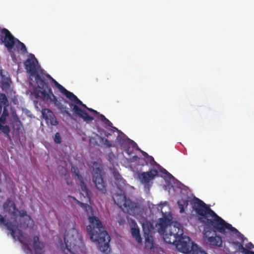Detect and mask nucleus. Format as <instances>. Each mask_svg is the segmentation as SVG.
Listing matches in <instances>:
<instances>
[{"label":"nucleus","mask_w":254,"mask_h":254,"mask_svg":"<svg viewBox=\"0 0 254 254\" xmlns=\"http://www.w3.org/2000/svg\"><path fill=\"white\" fill-rule=\"evenodd\" d=\"M193 207L197 215L198 220L204 226L203 233L206 238L207 243L211 246L221 247L222 238L216 234V232H220L214 227L216 225V215H218L209 206L198 198H195Z\"/></svg>","instance_id":"1"},{"label":"nucleus","mask_w":254,"mask_h":254,"mask_svg":"<svg viewBox=\"0 0 254 254\" xmlns=\"http://www.w3.org/2000/svg\"><path fill=\"white\" fill-rule=\"evenodd\" d=\"M71 197L76 203L81 207L87 213L90 224L87 226V231L92 242H97L99 250L109 254L111 251L109 243L111 238L107 231L104 230L102 222L98 217L94 216L92 207L86 203H83L73 196Z\"/></svg>","instance_id":"2"},{"label":"nucleus","mask_w":254,"mask_h":254,"mask_svg":"<svg viewBox=\"0 0 254 254\" xmlns=\"http://www.w3.org/2000/svg\"><path fill=\"white\" fill-rule=\"evenodd\" d=\"M29 57V58L25 61L24 64L30 78L32 80V78H34L35 83L37 85L36 88L40 90H43L44 89H47L50 83H53L56 87L60 90L59 86L62 85L52 78L50 75L46 73L44 70L41 69L35 56L32 54H30Z\"/></svg>","instance_id":"3"},{"label":"nucleus","mask_w":254,"mask_h":254,"mask_svg":"<svg viewBox=\"0 0 254 254\" xmlns=\"http://www.w3.org/2000/svg\"><path fill=\"white\" fill-rule=\"evenodd\" d=\"M59 87L60 88V91L70 101L73 102L68 103V104L72 109L74 114L76 116H77L79 118L82 119L84 121L86 122H90L94 120V118L92 116H90L86 111L81 109L78 106V105L85 108L94 114H99V112L97 111L87 107V106L83 104L82 102L80 101L73 93L67 90L63 86H59ZM66 102L67 103V101H66Z\"/></svg>","instance_id":"4"},{"label":"nucleus","mask_w":254,"mask_h":254,"mask_svg":"<svg viewBox=\"0 0 254 254\" xmlns=\"http://www.w3.org/2000/svg\"><path fill=\"white\" fill-rule=\"evenodd\" d=\"M31 98L35 103H38L39 100H50L54 102L55 105L59 109L63 114H66L68 116L71 117V114L68 111V108L63 105L62 103L59 102L57 97L53 94L52 89L50 85L48 86L47 89H44L40 90L36 87L33 88L31 91Z\"/></svg>","instance_id":"5"},{"label":"nucleus","mask_w":254,"mask_h":254,"mask_svg":"<svg viewBox=\"0 0 254 254\" xmlns=\"http://www.w3.org/2000/svg\"><path fill=\"white\" fill-rule=\"evenodd\" d=\"M64 242L66 250L72 254H80L85 251L82 237L74 228L65 232Z\"/></svg>","instance_id":"6"},{"label":"nucleus","mask_w":254,"mask_h":254,"mask_svg":"<svg viewBox=\"0 0 254 254\" xmlns=\"http://www.w3.org/2000/svg\"><path fill=\"white\" fill-rule=\"evenodd\" d=\"M33 225V220L29 216L25 218H20L19 223L17 221V218L12 221H6L5 218L0 214V226L3 225L6 229L10 231L11 236L14 239L16 238V233H18V227L22 229H26Z\"/></svg>","instance_id":"7"},{"label":"nucleus","mask_w":254,"mask_h":254,"mask_svg":"<svg viewBox=\"0 0 254 254\" xmlns=\"http://www.w3.org/2000/svg\"><path fill=\"white\" fill-rule=\"evenodd\" d=\"M215 222L216 224L214 227L220 232L222 234H225L226 230H229L237 235V238L244 241L245 237L244 235L241 233L237 229L233 227L231 224L228 223L224 220L218 215H216Z\"/></svg>","instance_id":"8"},{"label":"nucleus","mask_w":254,"mask_h":254,"mask_svg":"<svg viewBox=\"0 0 254 254\" xmlns=\"http://www.w3.org/2000/svg\"><path fill=\"white\" fill-rule=\"evenodd\" d=\"M103 173L102 169L97 163L93 164V172L92 175V181L97 189L102 193H105L107 191L106 183L104 181Z\"/></svg>","instance_id":"9"},{"label":"nucleus","mask_w":254,"mask_h":254,"mask_svg":"<svg viewBox=\"0 0 254 254\" xmlns=\"http://www.w3.org/2000/svg\"><path fill=\"white\" fill-rule=\"evenodd\" d=\"M73 174L75 179L77 180L80 183V189H79L80 199L82 201H85L86 202H90L91 199L90 191L84 183L83 178L80 174L79 171L77 168H76V169H74Z\"/></svg>","instance_id":"10"},{"label":"nucleus","mask_w":254,"mask_h":254,"mask_svg":"<svg viewBox=\"0 0 254 254\" xmlns=\"http://www.w3.org/2000/svg\"><path fill=\"white\" fill-rule=\"evenodd\" d=\"M16 39L8 29L3 28L0 30V43L3 44L9 52H12Z\"/></svg>","instance_id":"11"},{"label":"nucleus","mask_w":254,"mask_h":254,"mask_svg":"<svg viewBox=\"0 0 254 254\" xmlns=\"http://www.w3.org/2000/svg\"><path fill=\"white\" fill-rule=\"evenodd\" d=\"M114 202L121 208L127 211L132 210L135 207V203L127 198L124 193H117L113 196Z\"/></svg>","instance_id":"12"},{"label":"nucleus","mask_w":254,"mask_h":254,"mask_svg":"<svg viewBox=\"0 0 254 254\" xmlns=\"http://www.w3.org/2000/svg\"><path fill=\"white\" fill-rule=\"evenodd\" d=\"M192 245H195V244L191 239L189 237L182 235L178 240L175 246L179 251L190 254L191 253Z\"/></svg>","instance_id":"13"},{"label":"nucleus","mask_w":254,"mask_h":254,"mask_svg":"<svg viewBox=\"0 0 254 254\" xmlns=\"http://www.w3.org/2000/svg\"><path fill=\"white\" fill-rule=\"evenodd\" d=\"M158 172L155 169H151L149 171L142 172L138 175V178L141 183L147 186L149 182L154 180L157 176Z\"/></svg>","instance_id":"14"},{"label":"nucleus","mask_w":254,"mask_h":254,"mask_svg":"<svg viewBox=\"0 0 254 254\" xmlns=\"http://www.w3.org/2000/svg\"><path fill=\"white\" fill-rule=\"evenodd\" d=\"M3 210L12 216L11 220L17 218L18 216V209L16 207L14 203L10 199H8L3 203Z\"/></svg>","instance_id":"15"},{"label":"nucleus","mask_w":254,"mask_h":254,"mask_svg":"<svg viewBox=\"0 0 254 254\" xmlns=\"http://www.w3.org/2000/svg\"><path fill=\"white\" fill-rule=\"evenodd\" d=\"M183 234L184 232H182L181 231H178L176 233H175V234L166 232L163 235V239L166 243L176 246V244L177 243L178 240Z\"/></svg>","instance_id":"16"},{"label":"nucleus","mask_w":254,"mask_h":254,"mask_svg":"<svg viewBox=\"0 0 254 254\" xmlns=\"http://www.w3.org/2000/svg\"><path fill=\"white\" fill-rule=\"evenodd\" d=\"M17 238L19 242L22 245V249L27 254L31 253L32 250L28 244L29 241V236L25 235L21 230H18Z\"/></svg>","instance_id":"17"},{"label":"nucleus","mask_w":254,"mask_h":254,"mask_svg":"<svg viewBox=\"0 0 254 254\" xmlns=\"http://www.w3.org/2000/svg\"><path fill=\"white\" fill-rule=\"evenodd\" d=\"M171 220L167 218H161L159 219L158 222L156 224L159 233L163 235L167 232L166 230L168 228Z\"/></svg>","instance_id":"18"},{"label":"nucleus","mask_w":254,"mask_h":254,"mask_svg":"<svg viewBox=\"0 0 254 254\" xmlns=\"http://www.w3.org/2000/svg\"><path fill=\"white\" fill-rule=\"evenodd\" d=\"M31 246L34 250L35 254H42V251L45 247V244L40 241L38 236H34L33 238Z\"/></svg>","instance_id":"19"},{"label":"nucleus","mask_w":254,"mask_h":254,"mask_svg":"<svg viewBox=\"0 0 254 254\" xmlns=\"http://www.w3.org/2000/svg\"><path fill=\"white\" fill-rule=\"evenodd\" d=\"M143 229L144 234L146 235L145 236V247L146 249L151 250L154 247V243L151 236L149 235L150 230L148 229L147 230H145L144 225H143Z\"/></svg>","instance_id":"20"},{"label":"nucleus","mask_w":254,"mask_h":254,"mask_svg":"<svg viewBox=\"0 0 254 254\" xmlns=\"http://www.w3.org/2000/svg\"><path fill=\"white\" fill-rule=\"evenodd\" d=\"M114 178L115 179V182L117 188L122 191V190L125 188L126 186V181L122 178V176L117 172L114 173Z\"/></svg>","instance_id":"21"},{"label":"nucleus","mask_w":254,"mask_h":254,"mask_svg":"<svg viewBox=\"0 0 254 254\" xmlns=\"http://www.w3.org/2000/svg\"><path fill=\"white\" fill-rule=\"evenodd\" d=\"M180 212L183 213L185 212V209L188 207L189 205V200L188 199H181L177 202Z\"/></svg>","instance_id":"22"},{"label":"nucleus","mask_w":254,"mask_h":254,"mask_svg":"<svg viewBox=\"0 0 254 254\" xmlns=\"http://www.w3.org/2000/svg\"><path fill=\"white\" fill-rule=\"evenodd\" d=\"M0 75L1 76V87L2 89H8L10 87V84L11 83V80L9 77H5L2 74V71H1Z\"/></svg>","instance_id":"23"},{"label":"nucleus","mask_w":254,"mask_h":254,"mask_svg":"<svg viewBox=\"0 0 254 254\" xmlns=\"http://www.w3.org/2000/svg\"><path fill=\"white\" fill-rule=\"evenodd\" d=\"M131 233L133 238L138 243H141L142 238L140 235V231L138 228H131Z\"/></svg>","instance_id":"24"},{"label":"nucleus","mask_w":254,"mask_h":254,"mask_svg":"<svg viewBox=\"0 0 254 254\" xmlns=\"http://www.w3.org/2000/svg\"><path fill=\"white\" fill-rule=\"evenodd\" d=\"M13 119L14 122L12 123L13 128L16 131H19L22 126L21 122L16 115L13 116Z\"/></svg>","instance_id":"25"},{"label":"nucleus","mask_w":254,"mask_h":254,"mask_svg":"<svg viewBox=\"0 0 254 254\" xmlns=\"http://www.w3.org/2000/svg\"><path fill=\"white\" fill-rule=\"evenodd\" d=\"M179 230V231H181L182 232H183V230L179 224H177V225L171 224L169 226L168 232L171 234H175V233H176Z\"/></svg>","instance_id":"26"},{"label":"nucleus","mask_w":254,"mask_h":254,"mask_svg":"<svg viewBox=\"0 0 254 254\" xmlns=\"http://www.w3.org/2000/svg\"><path fill=\"white\" fill-rule=\"evenodd\" d=\"M190 254H207L204 251L202 250L198 245L191 246V253Z\"/></svg>","instance_id":"27"},{"label":"nucleus","mask_w":254,"mask_h":254,"mask_svg":"<svg viewBox=\"0 0 254 254\" xmlns=\"http://www.w3.org/2000/svg\"><path fill=\"white\" fill-rule=\"evenodd\" d=\"M54 114L53 112L49 109L45 108L42 110V116L46 121L50 118L52 116H53Z\"/></svg>","instance_id":"28"},{"label":"nucleus","mask_w":254,"mask_h":254,"mask_svg":"<svg viewBox=\"0 0 254 254\" xmlns=\"http://www.w3.org/2000/svg\"><path fill=\"white\" fill-rule=\"evenodd\" d=\"M15 43H17V49H19L23 54L27 53L28 52L27 48L25 45L22 42H20L18 39H16Z\"/></svg>","instance_id":"29"},{"label":"nucleus","mask_w":254,"mask_h":254,"mask_svg":"<svg viewBox=\"0 0 254 254\" xmlns=\"http://www.w3.org/2000/svg\"><path fill=\"white\" fill-rule=\"evenodd\" d=\"M8 115L9 114L6 109V107H4L2 115L0 117V122L2 124H5L6 121V117L8 116Z\"/></svg>","instance_id":"30"},{"label":"nucleus","mask_w":254,"mask_h":254,"mask_svg":"<svg viewBox=\"0 0 254 254\" xmlns=\"http://www.w3.org/2000/svg\"><path fill=\"white\" fill-rule=\"evenodd\" d=\"M97 115H98L101 121L103 122L106 125L109 127H113V124L104 115L100 114L99 113V114Z\"/></svg>","instance_id":"31"},{"label":"nucleus","mask_w":254,"mask_h":254,"mask_svg":"<svg viewBox=\"0 0 254 254\" xmlns=\"http://www.w3.org/2000/svg\"><path fill=\"white\" fill-rule=\"evenodd\" d=\"M3 124L1 123L0 122V130L3 132L4 134H5L9 138H10L9 136V132L10 131V127L6 125V126H3Z\"/></svg>","instance_id":"32"},{"label":"nucleus","mask_w":254,"mask_h":254,"mask_svg":"<svg viewBox=\"0 0 254 254\" xmlns=\"http://www.w3.org/2000/svg\"><path fill=\"white\" fill-rule=\"evenodd\" d=\"M0 103L5 107L8 106L7 98L3 93H0Z\"/></svg>","instance_id":"33"},{"label":"nucleus","mask_w":254,"mask_h":254,"mask_svg":"<svg viewBox=\"0 0 254 254\" xmlns=\"http://www.w3.org/2000/svg\"><path fill=\"white\" fill-rule=\"evenodd\" d=\"M47 124H50L52 126H57L58 125L59 122H58L56 116L53 115L50 118H49L46 120Z\"/></svg>","instance_id":"34"},{"label":"nucleus","mask_w":254,"mask_h":254,"mask_svg":"<svg viewBox=\"0 0 254 254\" xmlns=\"http://www.w3.org/2000/svg\"><path fill=\"white\" fill-rule=\"evenodd\" d=\"M156 166L158 167L161 173L166 175L169 178L173 177L170 173H169L165 169L161 167L159 164H157Z\"/></svg>","instance_id":"35"},{"label":"nucleus","mask_w":254,"mask_h":254,"mask_svg":"<svg viewBox=\"0 0 254 254\" xmlns=\"http://www.w3.org/2000/svg\"><path fill=\"white\" fill-rule=\"evenodd\" d=\"M123 141L124 143H126L127 146H129L130 144L133 148H137L138 149L137 144L132 140H131L130 139L127 138V139H123Z\"/></svg>","instance_id":"36"},{"label":"nucleus","mask_w":254,"mask_h":254,"mask_svg":"<svg viewBox=\"0 0 254 254\" xmlns=\"http://www.w3.org/2000/svg\"><path fill=\"white\" fill-rule=\"evenodd\" d=\"M101 140L102 143L107 147H110L112 146V143L107 138L104 137L101 138Z\"/></svg>","instance_id":"37"},{"label":"nucleus","mask_w":254,"mask_h":254,"mask_svg":"<svg viewBox=\"0 0 254 254\" xmlns=\"http://www.w3.org/2000/svg\"><path fill=\"white\" fill-rule=\"evenodd\" d=\"M54 141L57 143L60 144L62 142V138L60 135V134L59 132H57L55 134V137H54Z\"/></svg>","instance_id":"38"},{"label":"nucleus","mask_w":254,"mask_h":254,"mask_svg":"<svg viewBox=\"0 0 254 254\" xmlns=\"http://www.w3.org/2000/svg\"><path fill=\"white\" fill-rule=\"evenodd\" d=\"M147 161L151 164V165H156V166H157V164H158L154 160L153 157L151 156H148L147 157Z\"/></svg>","instance_id":"39"},{"label":"nucleus","mask_w":254,"mask_h":254,"mask_svg":"<svg viewBox=\"0 0 254 254\" xmlns=\"http://www.w3.org/2000/svg\"><path fill=\"white\" fill-rule=\"evenodd\" d=\"M236 244L238 246L239 249L240 250H241V252L245 254L246 252L245 251V249H246L245 248H244L242 244H241L239 242L236 243Z\"/></svg>","instance_id":"40"},{"label":"nucleus","mask_w":254,"mask_h":254,"mask_svg":"<svg viewBox=\"0 0 254 254\" xmlns=\"http://www.w3.org/2000/svg\"><path fill=\"white\" fill-rule=\"evenodd\" d=\"M19 214L20 218H25L28 216L27 214V212L25 210H22L21 211H19L18 214Z\"/></svg>","instance_id":"41"},{"label":"nucleus","mask_w":254,"mask_h":254,"mask_svg":"<svg viewBox=\"0 0 254 254\" xmlns=\"http://www.w3.org/2000/svg\"><path fill=\"white\" fill-rule=\"evenodd\" d=\"M246 247L247 248V249L249 250L254 248V245L251 242L248 243L246 245Z\"/></svg>","instance_id":"42"},{"label":"nucleus","mask_w":254,"mask_h":254,"mask_svg":"<svg viewBox=\"0 0 254 254\" xmlns=\"http://www.w3.org/2000/svg\"><path fill=\"white\" fill-rule=\"evenodd\" d=\"M246 253L245 254H254V252L251 251L248 249H245Z\"/></svg>","instance_id":"43"},{"label":"nucleus","mask_w":254,"mask_h":254,"mask_svg":"<svg viewBox=\"0 0 254 254\" xmlns=\"http://www.w3.org/2000/svg\"><path fill=\"white\" fill-rule=\"evenodd\" d=\"M132 151H133L132 150H130V147H129H129H128L127 148V149H126V152H127V154H131L132 153Z\"/></svg>","instance_id":"44"},{"label":"nucleus","mask_w":254,"mask_h":254,"mask_svg":"<svg viewBox=\"0 0 254 254\" xmlns=\"http://www.w3.org/2000/svg\"><path fill=\"white\" fill-rule=\"evenodd\" d=\"M141 153L142 155L146 158H147V157L149 156V155L146 152L143 151H141Z\"/></svg>","instance_id":"45"},{"label":"nucleus","mask_w":254,"mask_h":254,"mask_svg":"<svg viewBox=\"0 0 254 254\" xmlns=\"http://www.w3.org/2000/svg\"><path fill=\"white\" fill-rule=\"evenodd\" d=\"M64 176L66 180H67L68 178L69 177V175L67 173H65Z\"/></svg>","instance_id":"46"},{"label":"nucleus","mask_w":254,"mask_h":254,"mask_svg":"<svg viewBox=\"0 0 254 254\" xmlns=\"http://www.w3.org/2000/svg\"><path fill=\"white\" fill-rule=\"evenodd\" d=\"M66 183H67V184L68 185H69V182H68V180H67Z\"/></svg>","instance_id":"47"}]
</instances>
